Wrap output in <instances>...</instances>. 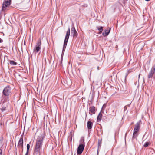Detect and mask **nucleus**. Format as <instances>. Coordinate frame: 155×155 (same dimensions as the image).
I'll return each instance as SVG.
<instances>
[{
    "mask_svg": "<svg viewBox=\"0 0 155 155\" xmlns=\"http://www.w3.org/2000/svg\"><path fill=\"white\" fill-rule=\"evenodd\" d=\"M90 111L93 114H94L95 113V107L94 106L91 107Z\"/></svg>",
    "mask_w": 155,
    "mask_h": 155,
    "instance_id": "nucleus-13",
    "label": "nucleus"
},
{
    "mask_svg": "<svg viewBox=\"0 0 155 155\" xmlns=\"http://www.w3.org/2000/svg\"><path fill=\"white\" fill-rule=\"evenodd\" d=\"M102 114L101 113H100L97 116V120L98 122H99L101 120V118L102 117Z\"/></svg>",
    "mask_w": 155,
    "mask_h": 155,
    "instance_id": "nucleus-12",
    "label": "nucleus"
},
{
    "mask_svg": "<svg viewBox=\"0 0 155 155\" xmlns=\"http://www.w3.org/2000/svg\"><path fill=\"white\" fill-rule=\"evenodd\" d=\"M92 123L90 121H88L87 122V127L88 129H91L92 128Z\"/></svg>",
    "mask_w": 155,
    "mask_h": 155,
    "instance_id": "nucleus-11",
    "label": "nucleus"
},
{
    "mask_svg": "<svg viewBox=\"0 0 155 155\" xmlns=\"http://www.w3.org/2000/svg\"><path fill=\"white\" fill-rule=\"evenodd\" d=\"M98 29L100 31V32H101L103 30V28L102 27H100Z\"/></svg>",
    "mask_w": 155,
    "mask_h": 155,
    "instance_id": "nucleus-17",
    "label": "nucleus"
},
{
    "mask_svg": "<svg viewBox=\"0 0 155 155\" xmlns=\"http://www.w3.org/2000/svg\"><path fill=\"white\" fill-rule=\"evenodd\" d=\"M110 30V28H107V29L105 30V32H103L102 33V35L104 36H107L109 34Z\"/></svg>",
    "mask_w": 155,
    "mask_h": 155,
    "instance_id": "nucleus-10",
    "label": "nucleus"
},
{
    "mask_svg": "<svg viewBox=\"0 0 155 155\" xmlns=\"http://www.w3.org/2000/svg\"><path fill=\"white\" fill-rule=\"evenodd\" d=\"M4 95L6 96H8L11 93V88L9 86H7L4 88L3 91Z\"/></svg>",
    "mask_w": 155,
    "mask_h": 155,
    "instance_id": "nucleus-3",
    "label": "nucleus"
},
{
    "mask_svg": "<svg viewBox=\"0 0 155 155\" xmlns=\"http://www.w3.org/2000/svg\"><path fill=\"white\" fill-rule=\"evenodd\" d=\"M84 144H80L78 148L77 153L78 154H81L84 148Z\"/></svg>",
    "mask_w": 155,
    "mask_h": 155,
    "instance_id": "nucleus-5",
    "label": "nucleus"
},
{
    "mask_svg": "<svg viewBox=\"0 0 155 155\" xmlns=\"http://www.w3.org/2000/svg\"><path fill=\"white\" fill-rule=\"evenodd\" d=\"M139 129V124L137 123L135 126L134 129V132L133 135V137H135L137 136V133Z\"/></svg>",
    "mask_w": 155,
    "mask_h": 155,
    "instance_id": "nucleus-4",
    "label": "nucleus"
},
{
    "mask_svg": "<svg viewBox=\"0 0 155 155\" xmlns=\"http://www.w3.org/2000/svg\"><path fill=\"white\" fill-rule=\"evenodd\" d=\"M140 74L139 76V78Z\"/></svg>",
    "mask_w": 155,
    "mask_h": 155,
    "instance_id": "nucleus-23",
    "label": "nucleus"
},
{
    "mask_svg": "<svg viewBox=\"0 0 155 155\" xmlns=\"http://www.w3.org/2000/svg\"><path fill=\"white\" fill-rule=\"evenodd\" d=\"M11 1V0H8L7 1H5L3 3L2 5V9L3 10H4L6 7L10 5V4Z\"/></svg>",
    "mask_w": 155,
    "mask_h": 155,
    "instance_id": "nucleus-6",
    "label": "nucleus"
},
{
    "mask_svg": "<svg viewBox=\"0 0 155 155\" xmlns=\"http://www.w3.org/2000/svg\"><path fill=\"white\" fill-rule=\"evenodd\" d=\"M71 33L73 34V36H77V33L76 31L74 26H72L71 29Z\"/></svg>",
    "mask_w": 155,
    "mask_h": 155,
    "instance_id": "nucleus-8",
    "label": "nucleus"
},
{
    "mask_svg": "<svg viewBox=\"0 0 155 155\" xmlns=\"http://www.w3.org/2000/svg\"><path fill=\"white\" fill-rule=\"evenodd\" d=\"M99 146L100 144V145H101V140L100 141H99Z\"/></svg>",
    "mask_w": 155,
    "mask_h": 155,
    "instance_id": "nucleus-20",
    "label": "nucleus"
},
{
    "mask_svg": "<svg viewBox=\"0 0 155 155\" xmlns=\"http://www.w3.org/2000/svg\"><path fill=\"white\" fill-rule=\"evenodd\" d=\"M68 101H70V100H68Z\"/></svg>",
    "mask_w": 155,
    "mask_h": 155,
    "instance_id": "nucleus-24",
    "label": "nucleus"
},
{
    "mask_svg": "<svg viewBox=\"0 0 155 155\" xmlns=\"http://www.w3.org/2000/svg\"><path fill=\"white\" fill-rule=\"evenodd\" d=\"M23 138H21L20 139L18 143V145L19 146L21 147L23 149Z\"/></svg>",
    "mask_w": 155,
    "mask_h": 155,
    "instance_id": "nucleus-9",
    "label": "nucleus"
},
{
    "mask_svg": "<svg viewBox=\"0 0 155 155\" xmlns=\"http://www.w3.org/2000/svg\"><path fill=\"white\" fill-rule=\"evenodd\" d=\"M70 35V28H69L66 32V36H65V40H64V46H63L64 48H65L67 45V42H68V39Z\"/></svg>",
    "mask_w": 155,
    "mask_h": 155,
    "instance_id": "nucleus-2",
    "label": "nucleus"
},
{
    "mask_svg": "<svg viewBox=\"0 0 155 155\" xmlns=\"http://www.w3.org/2000/svg\"><path fill=\"white\" fill-rule=\"evenodd\" d=\"M155 72V65L151 69V70L149 72V75L148 76L149 78H151Z\"/></svg>",
    "mask_w": 155,
    "mask_h": 155,
    "instance_id": "nucleus-7",
    "label": "nucleus"
},
{
    "mask_svg": "<svg viewBox=\"0 0 155 155\" xmlns=\"http://www.w3.org/2000/svg\"><path fill=\"white\" fill-rule=\"evenodd\" d=\"M27 151H28V150H29V148H30V145H29V144H27Z\"/></svg>",
    "mask_w": 155,
    "mask_h": 155,
    "instance_id": "nucleus-19",
    "label": "nucleus"
},
{
    "mask_svg": "<svg viewBox=\"0 0 155 155\" xmlns=\"http://www.w3.org/2000/svg\"><path fill=\"white\" fill-rule=\"evenodd\" d=\"M149 143L148 142H146L144 144V146L145 147H147L149 145Z\"/></svg>",
    "mask_w": 155,
    "mask_h": 155,
    "instance_id": "nucleus-18",
    "label": "nucleus"
},
{
    "mask_svg": "<svg viewBox=\"0 0 155 155\" xmlns=\"http://www.w3.org/2000/svg\"><path fill=\"white\" fill-rule=\"evenodd\" d=\"M0 155H2V151L1 150H0Z\"/></svg>",
    "mask_w": 155,
    "mask_h": 155,
    "instance_id": "nucleus-21",
    "label": "nucleus"
},
{
    "mask_svg": "<svg viewBox=\"0 0 155 155\" xmlns=\"http://www.w3.org/2000/svg\"><path fill=\"white\" fill-rule=\"evenodd\" d=\"M40 48H41L40 47L36 46L35 49H34V51H36V52H38L40 50Z\"/></svg>",
    "mask_w": 155,
    "mask_h": 155,
    "instance_id": "nucleus-14",
    "label": "nucleus"
},
{
    "mask_svg": "<svg viewBox=\"0 0 155 155\" xmlns=\"http://www.w3.org/2000/svg\"><path fill=\"white\" fill-rule=\"evenodd\" d=\"M42 138L38 139L37 140L36 143L34 153L36 154L39 153L40 148L42 144Z\"/></svg>",
    "mask_w": 155,
    "mask_h": 155,
    "instance_id": "nucleus-1",
    "label": "nucleus"
},
{
    "mask_svg": "<svg viewBox=\"0 0 155 155\" xmlns=\"http://www.w3.org/2000/svg\"><path fill=\"white\" fill-rule=\"evenodd\" d=\"M41 45V41L40 40L39 41H38L37 43V45L36 46H38L40 47Z\"/></svg>",
    "mask_w": 155,
    "mask_h": 155,
    "instance_id": "nucleus-16",
    "label": "nucleus"
},
{
    "mask_svg": "<svg viewBox=\"0 0 155 155\" xmlns=\"http://www.w3.org/2000/svg\"><path fill=\"white\" fill-rule=\"evenodd\" d=\"M28 151H27L25 155H28Z\"/></svg>",
    "mask_w": 155,
    "mask_h": 155,
    "instance_id": "nucleus-22",
    "label": "nucleus"
},
{
    "mask_svg": "<svg viewBox=\"0 0 155 155\" xmlns=\"http://www.w3.org/2000/svg\"><path fill=\"white\" fill-rule=\"evenodd\" d=\"M10 63L12 65H16L17 64V63L16 62L12 61H10Z\"/></svg>",
    "mask_w": 155,
    "mask_h": 155,
    "instance_id": "nucleus-15",
    "label": "nucleus"
}]
</instances>
